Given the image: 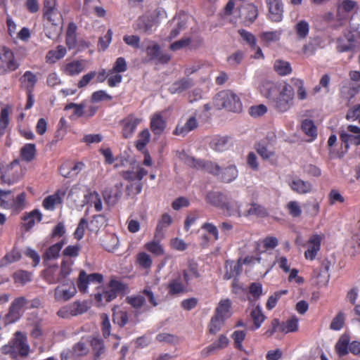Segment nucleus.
Masks as SVG:
<instances>
[{
  "label": "nucleus",
  "instance_id": "1",
  "mask_svg": "<svg viewBox=\"0 0 360 360\" xmlns=\"http://www.w3.org/2000/svg\"><path fill=\"white\" fill-rule=\"evenodd\" d=\"M41 304V300L37 297L32 300L23 296L16 297L11 302L8 312L0 318V322L4 326L13 324L22 317L25 310L37 309Z\"/></svg>",
  "mask_w": 360,
  "mask_h": 360
},
{
  "label": "nucleus",
  "instance_id": "2",
  "mask_svg": "<svg viewBox=\"0 0 360 360\" xmlns=\"http://www.w3.org/2000/svg\"><path fill=\"white\" fill-rule=\"evenodd\" d=\"M129 292L127 284L124 283L115 277H112L108 283L107 288L99 286L97 292L94 295V300L98 305H105L110 302L118 296H124Z\"/></svg>",
  "mask_w": 360,
  "mask_h": 360
},
{
  "label": "nucleus",
  "instance_id": "3",
  "mask_svg": "<svg viewBox=\"0 0 360 360\" xmlns=\"http://www.w3.org/2000/svg\"><path fill=\"white\" fill-rule=\"evenodd\" d=\"M30 351L26 336L18 331L15 333V338L1 347V353L4 355H9L13 360H17L18 357H27Z\"/></svg>",
  "mask_w": 360,
  "mask_h": 360
},
{
  "label": "nucleus",
  "instance_id": "4",
  "mask_svg": "<svg viewBox=\"0 0 360 360\" xmlns=\"http://www.w3.org/2000/svg\"><path fill=\"white\" fill-rule=\"evenodd\" d=\"M214 104L217 109L226 108L232 112L242 110V103L240 98L230 90L218 93L214 98Z\"/></svg>",
  "mask_w": 360,
  "mask_h": 360
},
{
  "label": "nucleus",
  "instance_id": "5",
  "mask_svg": "<svg viewBox=\"0 0 360 360\" xmlns=\"http://www.w3.org/2000/svg\"><path fill=\"white\" fill-rule=\"evenodd\" d=\"M12 193L11 190L0 188V207L18 213L25 207L26 193L22 192L14 198Z\"/></svg>",
  "mask_w": 360,
  "mask_h": 360
},
{
  "label": "nucleus",
  "instance_id": "6",
  "mask_svg": "<svg viewBox=\"0 0 360 360\" xmlns=\"http://www.w3.org/2000/svg\"><path fill=\"white\" fill-rule=\"evenodd\" d=\"M20 66L13 51L7 46L0 49V75H7L17 70Z\"/></svg>",
  "mask_w": 360,
  "mask_h": 360
},
{
  "label": "nucleus",
  "instance_id": "7",
  "mask_svg": "<svg viewBox=\"0 0 360 360\" xmlns=\"http://www.w3.org/2000/svg\"><path fill=\"white\" fill-rule=\"evenodd\" d=\"M89 308L90 303L89 301L76 300L68 305L61 307L57 311V315L63 319H68L82 314L86 312Z\"/></svg>",
  "mask_w": 360,
  "mask_h": 360
},
{
  "label": "nucleus",
  "instance_id": "8",
  "mask_svg": "<svg viewBox=\"0 0 360 360\" xmlns=\"http://www.w3.org/2000/svg\"><path fill=\"white\" fill-rule=\"evenodd\" d=\"M294 91L290 85L284 84L274 101V106L279 112H286L292 104Z\"/></svg>",
  "mask_w": 360,
  "mask_h": 360
},
{
  "label": "nucleus",
  "instance_id": "9",
  "mask_svg": "<svg viewBox=\"0 0 360 360\" xmlns=\"http://www.w3.org/2000/svg\"><path fill=\"white\" fill-rule=\"evenodd\" d=\"M76 293L77 288L75 283L70 280H66L55 288L53 297L56 302H67Z\"/></svg>",
  "mask_w": 360,
  "mask_h": 360
},
{
  "label": "nucleus",
  "instance_id": "10",
  "mask_svg": "<svg viewBox=\"0 0 360 360\" xmlns=\"http://www.w3.org/2000/svg\"><path fill=\"white\" fill-rule=\"evenodd\" d=\"M242 206V202L237 200H231L230 201L227 198V201L226 202L225 206L224 207V213L227 216H238L240 217L242 214L243 215H252V214H262V213H258L257 210L261 209V207L255 204L252 205L251 208H250L247 212L242 213L240 211V207Z\"/></svg>",
  "mask_w": 360,
  "mask_h": 360
},
{
  "label": "nucleus",
  "instance_id": "11",
  "mask_svg": "<svg viewBox=\"0 0 360 360\" xmlns=\"http://www.w3.org/2000/svg\"><path fill=\"white\" fill-rule=\"evenodd\" d=\"M103 281V276L99 273H92L87 274L84 270L79 271L77 279V286L82 293L88 292V285L89 283H102Z\"/></svg>",
  "mask_w": 360,
  "mask_h": 360
},
{
  "label": "nucleus",
  "instance_id": "12",
  "mask_svg": "<svg viewBox=\"0 0 360 360\" xmlns=\"http://www.w3.org/2000/svg\"><path fill=\"white\" fill-rule=\"evenodd\" d=\"M186 163L198 169H204L214 176H219L221 173L220 167L212 162H204L201 160L195 159L193 157H188L186 160Z\"/></svg>",
  "mask_w": 360,
  "mask_h": 360
},
{
  "label": "nucleus",
  "instance_id": "13",
  "mask_svg": "<svg viewBox=\"0 0 360 360\" xmlns=\"http://www.w3.org/2000/svg\"><path fill=\"white\" fill-rule=\"evenodd\" d=\"M188 18V15L184 13L179 14L174 17L170 22L172 30L168 36L169 40L176 37L182 30L186 29Z\"/></svg>",
  "mask_w": 360,
  "mask_h": 360
},
{
  "label": "nucleus",
  "instance_id": "14",
  "mask_svg": "<svg viewBox=\"0 0 360 360\" xmlns=\"http://www.w3.org/2000/svg\"><path fill=\"white\" fill-rule=\"evenodd\" d=\"M323 238V235L319 234H314L310 236L307 243V250L304 252L306 259L313 260L316 257L320 250L321 242Z\"/></svg>",
  "mask_w": 360,
  "mask_h": 360
},
{
  "label": "nucleus",
  "instance_id": "15",
  "mask_svg": "<svg viewBox=\"0 0 360 360\" xmlns=\"http://www.w3.org/2000/svg\"><path fill=\"white\" fill-rule=\"evenodd\" d=\"M355 35L351 31H347L337 39V49L339 52H345L355 46Z\"/></svg>",
  "mask_w": 360,
  "mask_h": 360
},
{
  "label": "nucleus",
  "instance_id": "16",
  "mask_svg": "<svg viewBox=\"0 0 360 360\" xmlns=\"http://www.w3.org/2000/svg\"><path fill=\"white\" fill-rule=\"evenodd\" d=\"M269 13V18L274 22H280L283 19V5L282 0H266Z\"/></svg>",
  "mask_w": 360,
  "mask_h": 360
},
{
  "label": "nucleus",
  "instance_id": "17",
  "mask_svg": "<svg viewBox=\"0 0 360 360\" xmlns=\"http://www.w3.org/2000/svg\"><path fill=\"white\" fill-rule=\"evenodd\" d=\"M13 167L10 165L6 170L1 172L0 180L1 184L13 185L22 177V171H13Z\"/></svg>",
  "mask_w": 360,
  "mask_h": 360
},
{
  "label": "nucleus",
  "instance_id": "18",
  "mask_svg": "<svg viewBox=\"0 0 360 360\" xmlns=\"http://www.w3.org/2000/svg\"><path fill=\"white\" fill-rule=\"evenodd\" d=\"M122 136L125 138L131 137L135 130V116L130 114L120 122Z\"/></svg>",
  "mask_w": 360,
  "mask_h": 360
},
{
  "label": "nucleus",
  "instance_id": "19",
  "mask_svg": "<svg viewBox=\"0 0 360 360\" xmlns=\"http://www.w3.org/2000/svg\"><path fill=\"white\" fill-rule=\"evenodd\" d=\"M288 185L294 192L301 195L310 193L312 190V186L309 181H303L298 177L293 178L289 181Z\"/></svg>",
  "mask_w": 360,
  "mask_h": 360
},
{
  "label": "nucleus",
  "instance_id": "20",
  "mask_svg": "<svg viewBox=\"0 0 360 360\" xmlns=\"http://www.w3.org/2000/svg\"><path fill=\"white\" fill-rule=\"evenodd\" d=\"M166 125V121L160 112H155L151 115L150 127L155 135H161Z\"/></svg>",
  "mask_w": 360,
  "mask_h": 360
},
{
  "label": "nucleus",
  "instance_id": "21",
  "mask_svg": "<svg viewBox=\"0 0 360 360\" xmlns=\"http://www.w3.org/2000/svg\"><path fill=\"white\" fill-rule=\"evenodd\" d=\"M194 85V82L192 79L188 77H183L176 82H174L169 87V91L172 94H181L189 89Z\"/></svg>",
  "mask_w": 360,
  "mask_h": 360
},
{
  "label": "nucleus",
  "instance_id": "22",
  "mask_svg": "<svg viewBox=\"0 0 360 360\" xmlns=\"http://www.w3.org/2000/svg\"><path fill=\"white\" fill-rule=\"evenodd\" d=\"M155 15L152 12H147L146 14L139 17L138 27L143 32L149 33L152 31V27L155 24Z\"/></svg>",
  "mask_w": 360,
  "mask_h": 360
},
{
  "label": "nucleus",
  "instance_id": "23",
  "mask_svg": "<svg viewBox=\"0 0 360 360\" xmlns=\"http://www.w3.org/2000/svg\"><path fill=\"white\" fill-rule=\"evenodd\" d=\"M60 70L63 74L73 77L81 73L84 70V66L80 61L75 60L63 64Z\"/></svg>",
  "mask_w": 360,
  "mask_h": 360
},
{
  "label": "nucleus",
  "instance_id": "24",
  "mask_svg": "<svg viewBox=\"0 0 360 360\" xmlns=\"http://www.w3.org/2000/svg\"><path fill=\"white\" fill-rule=\"evenodd\" d=\"M65 195V191L58 190L54 194L46 197L42 205L46 210H53L56 205L62 203V198Z\"/></svg>",
  "mask_w": 360,
  "mask_h": 360
},
{
  "label": "nucleus",
  "instance_id": "25",
  "mask_svg": "<svg viewBox=\"0 0 360 360\" xmlns=\"http://www.w3.org/2000/svg\"><path fill=\"white\" fill-rule=\"evenodd\" d=\"M197 127L198 122L195 117L193 116L189 117L184 124L179 123L174 130L173 134L176 136H185L188 133L195 129Z\"/></svg>",
  "mask_w": 360,
  "mask_h": 360
},
{
  "label": "nucleus",
  "instance_id": "26",
  "mask_svg": "<svg viewBox=\"0 0 360 360\" xmlns=\"http://www.w3.org/2000/svg\"><path fill=\"white\" fill-rule=\"evenodd\" d=\"M42 214L37 209L26 212L22 217L25 229L30 231L35 225L36 221L40 222L42 220Z\"/></svg>",
  "mask_w": 360,
  "mask_h": 360
},
{
  "label": "nucleus",
  "instance_id": "27",
  "mask_svg": "<svg viewBox=\"0 0 360 360\" xmlns=\"http://www.w3.org/2000/svg\"><path fill=\"white\" fill-rule=\"evenodd\" d=\"M77 26L75 22H70L68 23L65 33V44L69 50H72L77 46Z\"/></svg>",
  "mask_w": 360,
  "mask_h": 360
},
{
  "label": "nucleus",
  "instance_id": "28",
  "mask_svg": "<svg viewBox=\"0 0 360 360\" xmlns=\"http://www.w3.org/2000/svg\"><path fill=\"white\" fill-rule=\"evenodd\" d=\"M227 198L226 195L219 192H210L206 195V201L223 210L227 201Z\"/></svg>",
  "mask_w": 360,
  "mask_h": 360
},
{
  "label": "nucleus",
  "instance_id": "29",
  "mask_svg": "<svg viewBox=\"0 0 360 360\" xmlns=\"http://www.w3.org/2000/svg\"><path fill=\"white\" fill-rule=\"evenodd\" d=\"M182 275L184 283L186 285H189L191 280L200 276L198 264L195 262H189L187 267L183 270Z\"/></svg>",
  "mask_w": 360,
  "mask_h": 360
},
{
  "label": "nucleus",
  "instance_id": "30",
  "mask_svg": "<svg viewBox=\"0 0 360 360\" xmlns=\"http://www.w3.org/2000/svg\"><path fill=\"white\" fill-rule=\"evenodd\" d=\"M172 223V219L168 214H162L160 219L158 221L155 233V238L156 240H161L165 236L167 228Z\"/></svg>",
  "mask_w": 360,
  "mask_h": 360
},
{
  "label": "nucleus",
  "instance_id": "31",
  "mask_svg": "<svg viewBox=\"0 0 360 360\" xmlns=\"http://www.w3.org/2000/svg\"><path fill=\"white\" fill-rule=\"evenodd\" d=\"M350 337L347 333L340 335L335 345V350L339 356H343L349 353Z\"/></svg>",
  "mask_w": 360,
  "mask_h": 360
},
{
  "label": "nucleus",
  "instance_id": "32",
  "mask_svg": "<svg viewBox=\"0 0 360 360\" xmlns=\"http://www.w3.org/2000/svg\"><path fill=\"white\" fill-rule=\"evenodd\" d=\"M37 81V75L30 70L25 71L20 78L21 85L25 87L26 91L29 92L34 91Z\"/></svg>",
  "mask_w": 360,
  "mask_h": 360
},
{
  "label": "nucleus",
  "instance_id": "33",
  "mask_svg": "<svg viewBox=\"0 0 360 360\" xmlns=\"http://www.w3.org/2000/svg\"><path fill=\"white\" fill-rule=\"evenodd\" d=\"M225 270L224 278L229 280L237 276L242 271V265L239 261H226L225 263Z\"/></svg>",
  "mask_w": 360,
  "mask_h": 360
},
{
  "label": "nucleus",
  "instance_id": "34",
  "mask_svg": "<svg viewBox=\"0 0 360 360\" xmlns=\"http://www.w3.org/2000/svg\"><path fill=\"white\" fill-rule=\"evenodd\" d=\"M67 53V49L62 45L56 46V49L49 50L45 56L46 61L48 63H55L62 59Z\"/></svg>",
  "mask_w": 360,
  "mask_h": 360
},
{
  "label": "nucleus",
  "instance_id": "35",
  "mask_svg": "<svg viewBox=\"0 0 360 360\" xmlns=\"http://www.w3.org/2000/svg\"><path fill=\"white\" fill-rule=\"evenodd\" d=\"M229 345V339L224 335H219V338L210 346L205 348L202 353L205 356L210 355L212 352L217 349H221L226 347Z\"/></svg>",
  "mask_w": 360,
  "mask_h": 360
},
{
  "label": "nucleus",
  "instance_id": "36",
  "mask_svg": "<svg viewBox=\"0 0 360 360\" xmlns=\"http://www.w3.org/2000/svg\"><path fill=\"white\" fill-rule=\"evenodd\" d=\"M240 12L241 16L249 23H252L258 15L257 8L252 4L242 6Z\"/></svg>",
  "mask_w": 360,
  "mask_h": 360
},
{
  "label": "nucleus",
  "instance_id": "37",
  "mask_svg": "<svg viewBox=\"0 0 360 360\" xmlns=\"http://www.w3.org/2000/svg\"><path fill=\"white\" fill-rule=\"evenodd\" d=\"M357 6V4L353 0H342L338 5V15L340 18H344L347 13L352 11Z\"/></svg>",
  "mask_w": 360,
  "mask_h": 360
},
{
  "label": "nucleus",
  "instance_id": "38",
  "mask_svg": "<svg viewBox=\"0 0 360 360\" xmlns=\"http://www.w3.org/2000/svg\"><path fill=\"white\" fill-rule=\"evenodd\" d=\"M220 174V179L222 181L225 183H231L238 177V171L235 165H231L222 170L221 169Z\"/></svg>",
  "mask_w": 360,
  "mask_h": 360
},
{
  "label": "nucleus",
  "instance_id": "39",
  "mask_svg": "<svg viewBox=\"0 0 360 360\" xmlns=\"http://www.w3.org/2000/svg\"><path fill=\"white\" fill-rule=\"evenodd\" d=\"M231 302L230 300H221L216 309L215 315L224 319L229 318L231 316Z\"/></svg>",
  "mask_w": 360,
  "mask_h": 360
},
{
  "label": "nucleus",
  "instance_id": "40",
  "mask_svg": "<svg viewBox=\"0 0 360 360\" xmlns=\"http://www.w3.org/2000/svg\"><path fill=\"white\" fill-rule=\"evenodd\" d=\"M188 285L184 283L181 281L180 276L174 279L169 281L168 284L169 293L172 295H176L183 293L186 291V287Z\"/></svg>",
  "mask_w": 360,
  "mask_h": 360
},
{
  "label": "nucleus",
  "instance_id": "41",
  "mask_svg": "<svg viewBox=\"0 0 360 360\" xmlns=\"http://www.w3.org/2000/svg\"><path fill=\"white\" fill-rule=\"evenodd\" d=\"M36 146L34 143H26L20 149V158L26 162H31L36 155Z\"/></svg>",
  "mask_w": 360,
  "mask_h": 360
},
{
  "label": "nucleus",
  "instance_id": "42",
  "mask_svg": "<svg viewBox=\"0 0 360 360\" xmlns=\"http://www.w3.org/2000/svg\"><path fill=\"white\" fill-rule=\"evenodd\" d=\"M147 51L152 58L157 59L160 63H166L170 60V56L167 53H162L159 46L157 44L148 47Z\"/></svg>",
  "mask_w": 360,
  "mask_h": 360
},
{
  "label": "nucleus",
  "instance_id": "43",
  "mask_svg": "<svg viewBox=\"0 0 360 360\" xmlns=\"http://www.w3.org/2000/svg\"><path fill=\"white\" fill-rule=\"evenodd\" d=\"M302 129L309 138V141H313L317 136V129L311 120L306 119L302 122Z\"/></svg>",
  "mask_w": 360,
  "mask_h": 360
},
{
  "label": "nucleus",
  "instance_id": "44",
  "mask_svg": "<svg viewBox=\"0 0 360 360\" xmlns=\"http://www.w3.org/2000/svg\"><path fill=\"white\" fill-rule=\"evenodd\" d=\"M11 106L7 105L1 108L0 112V136L6 134V129L9 124V113Z\"/></svg>",
  "mask_w": 360,
  "mask_h": 360
},
{
  "label": "nucleus",
  "instance_id": "45",
  "mask_svg": "<svg viewBox=\"0 0 360 360\" xmlns=\"http://www.w3.org/2000/svg\"><path fill=\"white\" fill-rule=\"evenodd\" d=\"M58 266L56 265L50 266L46 269L44 273V280L49 284H56L61 281V278L59 276L56 274V271H57Z\"/></svg>",
  "mask_w": 360,
  "mask_h": 360
},
{
  "label": "nucleus",
  "instance_id": "46",
  "mask_svg": "<svg viewBox=\"0 0 360 360\" xmlns=\"http://www.w3.org/2000/svg\"><path fill=\"white\" fill-rule=\"evenodd\" d=\"M74 261L71 259H63L60 263L59 276L61 281L68 277L72 271Z\"/></svg>",
  "mask_w": 360,
  "mask_h": 360
},
{
  "label": "nucleus",
  "instance_id": "47",
  "mask_svg": "<svg viewBox=\"0 0 360 360\" xmlns=\"http://www.w3.org/2000/svg\"><path fill=\"white\" fill-rule=\"evenodd\" d=\"M31 273L24 270H18L13 274L14 283L20 285L31 281Z\"/></svg>",
  "mask_w": 360,
  "mask_h": 360
},
{
  "label": "nucleus",
  "instance_id": "48",
  "mask_svg": "<svg viewBox=\"0 0 360 360\" xmlns=\"http://www.w3.org/2000/svg\"><path fill=\"white\" fill-rule=\"evenodd\" d=\"M250 317L254 323L253 329L259 328L265 319V316L263 314L259 306L256 307L252 310L250 312Z\"/></svg>",
  "mask_w": 360,
  "mask_h": 360
},
{
  "label": "nucleus",
  "instance_id": "49",
  "mask_svg": "<svg viewBox=\"0 0 360 360\" xmlns=\"http://www.w3.org/2000/svg\"><path fill=\"white\" fill-rule=\"evenodd\" d=\"M56 5V0H44V15L50 22L54 21L52 16L55 13Z\"/></svg>",
  "mask_w": 360,
  "mask_h": 360
},
{
  "label": "nucleus",
  "instance_id": "50",
  "mask_svg": "<svg viewBox=\"0 0 360 360\" xmlns=\"http://www.w3.org/2000/svg\"><path fill=\"white\" fill-rule=\"evenodd\" d=\"M274 70L280 75H287L292 72L290 64L282 60H276L275 61Z\"/></svg>",
  "mask_w": 360,
  "mask_h": 360
},
{
  "label": "nucleus",
  "instance_id": "51",
  "mask_svg": "<svg viewBox=\"0 0 360 360\" xmlns=\"http://www.w3.org/2000/svg\"><path fill=\"white\" fill-rule=\"evenodd\" d=\"M210 146L214 150L222 152L228 148V140L225 137H215L212 140Z\"/></svg>",
  "mask_w": 360,
  "mask_h": 360
},
{
  "label": "nucleus",
  "instance_id": "52",
  "mask_svg": "<svg viewBox=\"0 0 360 360\" xmlns=\"http://www.w3.org/2000/svg\"><path fill=\"white\" fill-rule=\"evenodd\" d=\"M21 258L20 252L13 248L9 253H7L0 261L2 266L17 262Z\"/></svg>",
  "mask_w": 360,
  "mask_h": 360
},
{
  "label": "nucleus",
  "instance_id": "53",
  "mask_svg": "<svg viewBox=\"0 0 360 360\" xmlns=\"http://www.w3.org/2000/svg\"><path fill=\"white\" fill-rule=\"evenodd\" d=\"M127 70V63L124 58L118 57L110 69V73L118 72L120 74L124 72Z\"/></svg>",
  "mask_w": 360,
  "mask_h": 360
},
{
  "label": "nucleus",
  "instance_id": "54",
  "mask_svg": "<svg viewBox=\"0 0 360 360\" xmlns=\"http://www.w3.org/2000/svg\"><path fill=\"white\" fill-rule=\"evenodd\" d=\"M91 345L94 353V360H97L104 352V345L102 340L94 338L91 340Z\"/></svg>",
  "mask_w": 360,
  "mask_h": 360
},
{
  "label": "nucleus",
  "instance_id": "55",
  "mask_svg": "<svg viewBox=\"0 0 360 360\" xmlns=\"http://www.w3.org/2000/svg\"><path fill=\"white\" fill-rule=\"evenodd\" d=\"M89 347L87 345L83 342V338L81 341L76 343L72 347V354L75 356H83L86 355L89 353Z\"/></svg>",
  "mask_w": 360,
  "mask_h": 360
},
{
  "label": "nucleus",
  "instance_id": "56",
  "mask_svg": "<svg viewBox=\"0 0 360 360\" xmlns=\"http://www.w3.org/2000/svg\"><path fill=\"white\" fill-rule=\"evenodd\" d=\"M298 328V319L295 317H292L288 319L285 323H283L281 326V330L285 333L295 332Z\"/></svg>",
  "mask_w": 360,
  "mask_h": 360
},
{
  "label": "nucleus",
  "instance_id": "57",
  "mask_svg": "<svg viewBox=\"0 0 360 360\" xmlns=\"http://www.w3.org/2000/svg\"><path fill=\"white\" fill-rule=\"evenodd\" d=\"M224 320L223 318H221L217 315H214L209 325V331L212 334H216L217 332H219L224 322Z\"/></svg>",
  "mask_w": 360,
  "mask_h": 360
},
{
  "label": "nucleus",
  "instance_id": "58",
  "mask_svg": "<svg viewBox=\"0 0 360 360\" xmlns=\"http://www.w3.org/2000/svg\"><path fill=\"white\" fill-rule=\"evenodd\" d=\"M59 247V245L53 244L47 248L43 255L44 261L57 259L59 257L60 252Z\"/></svg>",
  "mask_w": 360,
  "mask_h": 360
},
{
  "label": "nucleus",
  "instance_id": "59",
  "mask_svg": "<svg viewBox=\"0 0 360 360\" xmlns=\"http://www.w3.org/2000/svg\"><path fill=\"white\" fill-rule=\"evenodd\" d=\"M160 240H156L154 238V240L153 242L148 243L146 245V250L157 256L163 255L164 249L160 244Z\"/></svg>",
  "mask_w": 360,
  "mask_h": 360
},
{
  "label": "nucleus",
  "instance_id": "60",
  "mask_svg": "<svg viewBox=\"0 0 360 360\" xmlns=\"http://www.w3.org/2000/svg\"><path fill=\"white\" fill-rule=\"evenodd\" d=\"M89 202L94 206L96 211L101 212L102 210V200L97 191H94L89 193Z\"/></svg>",
  "mask_w": 360,
  "mask_h": 360
},
{
  "label": "nucleus",
  "instance_id": "61",
  "mask_svg": "<svg viewBox=\"0 0 360 360\" xmlns=\"http://www.w3.org/2000/svg\"><path fill=\"white\" fill-rule=\"evenodd\" d=\"M136 261L140 266L143 269H149L152 265V259L150 256L143 252L139 253L136 257Z\"/></svg>",
  "mask_w": 360,
  "mask_h": 360
},
{
  "label": "nucleus",
  "instance_id": "62",
  "mask_svg": "<svg viewBox=\"0 0 360 360\" xmlns=\"http://www.w3.org/2000/svg\"><path fill=\"white\" fill-rule=\"evenodd\" d=\"M138 136L139 137V140L138 143H136V149L141 150L143 148L145 145L148 143L150 134L148 129H144L139 134Z\"/></svg>",
  "mask_w": 360,
  "mask_h": 360
},
{
  "label": "nucleus",
  "instance_id": "63",
  "mask_svg": "<svg viewBox=\"0 0 360 360\" xmlns=\"http://www.w3.org/2000/svg\"><path fill=\"white\" fill-rule=\"evenodd\" d=\"M286 208L290 215L292 217H298L302 214L301 207L297 201H290L286 205Z\"/></svg>",
  "mask_w": 360,
  "mask_h": 360
},
{
  "label": "nucleus",
  "instance_id": "64",
  "mask_svg": "<svg viewBox=\"0 0 360 360\" xmlns=\"http://www.w3.org/2000/svg\"><path fill=\"white\" fill-rule=\"evenodd\" d=\"M359 231L352 236V240L347 244V248H354L352 254L360 252V221L359 222Z\"/></svg>",
  "mask_w": 360,
  "mask_h": 360
}]
</instances>
